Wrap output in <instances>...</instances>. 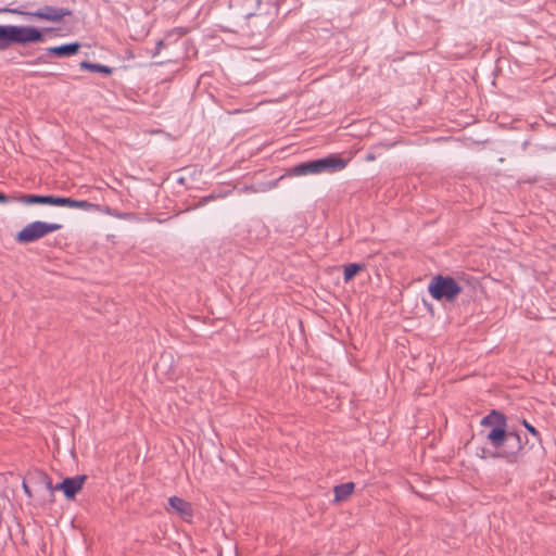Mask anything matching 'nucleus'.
I'll use <instances>...</instances> for the list:
<instances>
[{
	"label": "nucleus",
	"instance_id": "1",
	"mask_svg": "<svg viewBox=\"0 0 556 556\" xmlns=\"http://www.w3.org/2000/svg\"><path fill=\"white\" fill-rule=\"evenodd\" d=\"M481 426L490 428L485 433V439L493 450L482 448L481 454L478 453V455L481 458H503L508 463H515L523 444L518 433L506 430V417L496 410H492L482 418Z\"/></svg>",
	"mask_w": 556,
	"mask_h": 556
},
{
	"label": "nucleus",
	"instance_id": "2",
	"mask_svg": "<svg viewBox=\"0 0 556 556\" xmlns=\"http://www.w3.org/2000/svg\"><path fill=\"white\" fill-rule=\"evenodd\" d=\"M41 41H43V35L35 27L0 25V50H5L12 43L26 45Z\"/></svg>",
	"mask_w": 556,
	"mask_h": 556
},
{
	"label": "nucleus",
	"instance_id": "3",
	"mask_svg": "<svg viewBox=\"0 0 556 556\" xmlns=\"http://www.w3.org/2000/svg\"><path fill=\"white\" fill-rule=\"evenodd\" d=\"M459 282L451 276L435 275L428 285V292L437 301L454 302L462 293Z\"/></svg>",
	"mask_w": 556,
	"mask_h": 556
},
{
	"label": "nucleus",
	"instance_id": "4",
	"mask_svg": "<svg viewBox=\"0 0 556 556\" xmlns=\"http://www.w3.org/2000/svg\"><path fill=\"white\" fill-rule=\"evenodd\" d=\"M60 228V224L36 220L27 224L17 232L16 241L20 243H30L47 236L48 233L59 230Z\"/></svg>",
	"mask_w": 556,
	"mask_h": 556
},
{
	"label": "nucleus",
	"instance_id": "5",
	"mask_svg": "<svg viewBox=\"0 0 556 556\" xmlns=\"http://www.w3.org/2000/svg\"><path fill=\"white\" fill-rule=\"evenodd\" d=\"M42 478L46 483V488L49 491H63L64 495L67 498H74L75 495L83 489L84 482L86 477L85 476H77L73 478H66L62 482L58 483L56 485H52L51 480L48 478V476L42 475Z\"/></svg>",
	"mask_w": 556,
	"mask_h": 556
},
{
	"label": "nucleus",
	"instance_id": "6",
	"mask_svg": "<svg viewBox=\"0 0 556 556\" xmlns=\"http://www.w3.org/2000/svg\"><path fill=\"white\" fill-rule=\"evenodd\" d=\"M7 12L24 14V15H27L30 17H36V18L46 20V21H50V22H59L64 16L70 14V11H67L65 9H60V8L49 7V5H47L42 9H39L35 12H23V11L16 10V9H14V10L7 9Z\"/></svg>",
	"mask_w": 556,
	"mask_h": 556
},
{
	"label": "nucleus",
	"instance_id": "7",
	"mask_svg": "<svg viewBox=\"0 0 556 556\" xmlns=\"http://www.w3.org/2000/svg\"><path fill=\"white\" fill-rule=\"evenodd\" d=\"M166 510L170 514L177 515L186 522H191L193 518L192 504L178 496H172L168 498V507Z\"/></svg>",
	"mask_w": 556,
	"mask_h": 556
},
{
	"label": "nucleus",
	"instance_id": "8",
	"mask_svg": "<svg viewBox=\"0 0 556 556\" xmlns=\"http://www.w3.org/2000/svg\"><path fill=\"white\" fill-rule=\"evenodd\" d=\"M349 160H344L337 154H330L326 157L318 159V172L321 173H336L346 167Z\"/></svg>",
	"mask_w": 556,
	"mask_h": 556
},
{
	"label": "nucleus",
	"instance_id": "9",
	"mask_svg": "<svg viewBox=\"0 0 556 556\" xmlns=\"http://www.w3.org/2000/svg\"><path fill=\"white\" fill-rule=\"evenodd\" d=\"M49 205L67 206L72 208L89 210L92 204L85 200H73L71 198L50 195Z\"/></svg>",
	"mask_w": 556,
	"mask_h": 556
},
{
	"label": "nucleus",
	"instance_id": "10",
	"mask_svg": "<svg viewBox=\"0 0 556 556\" xmlns=\"http://www.w3.org/2000/svg\"><path fill=\"white\" fill-rule=\"evenodd\" d=\"M291 173L294 176H305V175H316V174H319L317 160H312V161H308V162L300 163V164L295 165L291 169Z\"/></svg>",
	"mask_w": 556,
	"mask_h": 556
},
{
	"label": "nucleus",
	"instance_id": "11",
	"mask_svg": "<svg viewBox=\"0 0 556 556\" xmlns=\"http://www.w3.org/2000/svg\"><path fill=\"white\" fill-rule=\"evenodd\" d=\"M79 48H80V45L75 42V43H68V45H62V46L49 48L48 52L51 54H54L56 56H70V55L76 54L78 52Z\"/></svg>",
	"mask_w": 556,
	"mask_h": 556
},
{
	"label": "nucleus",
	"instance_id": "12",
	"mask_svg": "<svg viewBox=\"0 0 556 556\" xmlns=\"http://www.w3.org/2000/svg\"><path fill=\"white\" fill-rule=\"evenodd\" d=\"M354 483L353 482H346L339 485H336L333 489L334 493V502L339 503L342 501H345L354 491Z\"/></svg>",
	"mask_w": 556,
	"mask_h": 556
},
{
	"label": "nucleus",
	"instance_id": "13",
	"mask_svg": "<svg viewBox=\"0 0 556 556\" xmlns=\"http://www.w3.org/2000/svg\"><path fill=\"white\" fill-rule=\"evenodd\" d=\"M16 202L23 204H48L50 202V195H40V194H18L16 195Z\"/></svg>",
	"mask_w": 556,
	"mask_h": 556
},
{
	"label": "nucleus",
	"instance_id": "14",
	"mask_svg": "<svg viewBox=\"0 0 556 556\" xmlns=\"http://www.w3.org/2000/svg\"><path fill=\"white\" fill-rule=\"evenodd\" d=\"M80 67L83 70H87L94 73H100L103 75H111L113 73V68L106 65L98 64V63H90L87 61H84L80 63Z\"/></svg>",
	"mask_w": 556,
	"mask_h": 556
},
{
	"label": "nucleus",
	"instance_id": "15",
	"mask_svg": "<svg viewBox=\"0 0 556 556\" xmlns=\"http://www.w3.org/2000/svg\"><path fill=\"white\" fill-rule=\"evenodd\" d=\"M365 269L364 264L351 263L344 267L343 280L344 282L351 281L355 275Z\"/></svg>",
	"mask_w": 556,
	"mask_h": 556
},
{
	"label": "nucleus",
	"instance_id": "16",
	"mask_svg": "<svg viewBox=\"0 0 556 556\" xmlns=\"http://www.w3.org/2000/svg\"><path fill=\"white\" fill-rule=\"evenodd\" d=\"M522 425L535 439H538V440L541 439L540 432L531 424H529L526 419L522 420Z\"/></svg>",
	"mask_w": 556,
	"mask_h": 556
},
{
	"label": "nucleus",
	"instance_id": "17",
	"mask_svg": "<svg viewBox=\"0 0 556 556\" xmlns=\"http://www.w3.org/2000/svg\"><path fill=\"white\" fill-rule=\"evenodd\" d=\"M16 202V195H7L0 192V203Z\"/></svg>",
	"mask_w": 556,
	"mask_h": 556
},
{
	"label": "nucleus",
	"instance_id": "18",
	"mask_svg": "<svg viewBox=\"0 0 556 556\" xmlns=\"http://www.w3.org/2000/svg\"><path fill=\"white\" fill-rule=\"evenodd\" d=\"M23 489H24V492H25L28 496H30V495H31L30 490H29L28 485H27L25 482L23 483Z\"/></svg>",
	"mask_w": 556,
	"mask_h": 556
},
{
	"label": "nucleus",
	"instance_id": "19",
	"mask_svg": "<svg viewBox=\"0 0 556 556\" xmlns=\"http://www.w3.org/2000/svg\"><path fill=\"white\" fill-rule=\"evenodd\" d=\"M7 12V9H0V13Z\"/></svg>",
	"mask_w": 556,
	"mask_h": 556
}]
</instances>
